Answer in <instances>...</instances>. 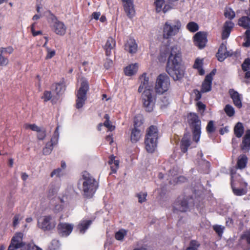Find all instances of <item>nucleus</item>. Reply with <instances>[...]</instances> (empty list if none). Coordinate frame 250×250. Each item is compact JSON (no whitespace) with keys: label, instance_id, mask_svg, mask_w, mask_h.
Masks as SVG:
<instances>
[{"label":"nucleus","instance_id":"nucleus-1","mask_svg":"<svg viewBox=\"0 0 250 250\" xmlns=\"http://www.w3.org/2000/svg\"><path fill=\"white\" fill-rule=\"evenodd\" d=\"M181 48L178 45L170 47L166 70L174 81L181 80L185 75V68L182 64Z\"/></svg>","mask_w":250,"mask_h":250},{"label":"nucleus","instance_id":"nucleus-2","mask_svg":"<svg viewBox=\"0 0 250 250\" xmlns=\"http://www.w3.org/2000/svg\"><path fill=\"white\" fill-rule=\"evenodd\" d=\"M141 84L138 88V92L142 93V100L144 107L146 111L150 112L153 110L155 96L151 86L148 84L149 78L146 77V74L144 73L140 77Z\"/></svg>","mask_w":250,"mask_h":250},{"label":"nucleus","instance_id":"nucleus-3","mask_svg":"<svg viewBox=\"0 0 250 250\" xmlns=\"http://www.w3.org/2000/svg\"><path fill=\"white\" fill-rule=\"evenodd\" d=\"M82 195L86 198H91L99 187V182L89 173L84 172L78 183Z\"/></svg>","mask_w":250,"mask_h":250},{"label":"nucleus","instance_id":"nucleus-4","mask_svg":"<svg viewBox=\"0 0 250 250\" xmlns=\"http://www.w3.org/2000/svg\"><path fill=\"white\" fill-rule=\"evenodd\" d=\"M158 138L157 127L154 125H151L147 129L145 140L146 149L148 152L152 153L154 151L157 147Z\"/></svg>","mask_w":250,"mask_h":250},{"label":"nucleus","instance_id":"nucleus-5","mask_svg":"<svg viewBox=\"0 0 250 250\" xmlns=\"http://www.w3.org/2000/svg\"><path fill=\"white\" fill-rule=\"evenodd\" d=\"M181 22L178 19L167 21L164 24L163 36L164 39H169L176 35L181 27Z\"/></svg>","mask_w":250,"mask_h":250},{"label":"nucleus","instance_id":"nucleus-6","mask_svg":"<svg viewBox=\"0 0 250 250\" xmlns=\"http://www.w3.org/2000/svg\"><path fill=\"white\" fill-rule=\"evenodd\" d=\"M188 118L192 133L193 141L197 143L201 137V122L198 116L194 113H190Z\"/></svg>","mask_w":250,"mask_h":250},{"label":"nucleus","instance_id":"nucleus-7","mask_svg":"<svg viewBox=\"0 0 250 250\" xmlns=\"http://www.w3.org/2000/svg\"><path fill=\"white\" fill-rule=\"evenodd\" d=\"M195 204L192 197H179L173 204V209L174 211L185 212L188 210L189 206H194Z\"/></svg>","mask_w":250,"mask_h":250},{"label":"nucleus","instance_id":"nucleus-8","mask_svg":"<svg viewBox=\"0 0 250 250\" xmlns=\"http://www.w3.org/2000/svg\"><path fill=\"white\" fill-rule=\"evenodd\" d=\"M89 89V85L86 80H83L77 93L76 107L77 109L83 107L87 99L86 93Z\"/></svg>","mask_w":250,"mask_h":250},{"label":"nucleus","instance_id":"nucleus-9","mask_svg":"<svg viewBox=\"0 0 250 250\" xmlns=\"http://www.w3.org/2000/svg\"><path fill=\"white\" fill-rule=\"evenodd\" d=\"M170 86V79L166 74H160L157 78L155 83V91L158 94H163L167 91Z\"/></svg>","mask_w":250,"mask_h":250},{"label":"nucleus","instance_id":"nucleus-10","mask_svg":"<svg viewBox=\"0 0 250 250\" xmlns=\"http://www.w3.org/2000/svg\"><path fill=\"white\" fill-rule=\"evenodd\" d=\"M141 116L136 117L134 121V127L131 129L130 139L132 143H136L142 138L143 132L140 128L143 124Z\"/></svg>","mask_w":250,"mask_h":250},{"label":"nucleus","instance_id":"nucleus-11","mask_svg":"<svg viewBox=\"0 0 250 250\" xmlns=\"http://www.w3.org/2000/svg\"><path fill=\"white\" fill-rule=\"evenodd\" d=\"M57 224L56 219L54 216L45 215L38 221V226L44 231L54 229Z\"/></svg>","mask_w":250,"mask_h":250},{"label":"nucleus","instance_id":"nucleus-12","mask_svg":"<svg viewBox=\"0 0 250 250\" xmlns=\"http://www.w3.org/2000/svg\"><path fill=\"white\" fill-rule=\"evenodd\" d=\"M240 56V52L236 51L233 52L232 50L227 51V46L224 43H222L218 50L216 57L218 60L223 62L226 58L229 56H234L236 59Z\"/></svg>","mask_w":250,"mask_h":250},{"label":"nucleus","instance_id":"nucleus-13","mask_svg":"<svg viewBox=\"0 0 250 250\" xmlns=\"http://www.w3.org/2000/svg\"><path fill=\"white\" fill-rule=\"evenodd\" d=\"M197 156V158L196 160L195 164L198 170L201 172L208 173L210 167L209 163L208 161L203 159V154L201 151L198 152Z\"/></svg>","mask_w":250,"mask_h":250},{"label":"nucleus","instance_id":"nucleus-14","mask_svg":"<svg viewBox=\"0 0 250 250\" xmlns=\"http://www.w3.org/2000/svg\"><path fill=\"white\" fill-rule=\"evenodd\" d=\"M23 234L21 232L17 233L12 238L11 243L7 250H17L18 248L22 247L21 242Z\"/></svg>","mask_w":250,"mask_h":250},{"label":"nucleus","instance_id":"nucleus-15","mask_svg":"<svg viewBox=\"0 0 250 250\" xmlns=\"http://www.w3.org/2000/svg\"><path fill=\"white\" fill-rule=\"evenodd\" d=\"M73 226L70 224L60 223L58 226V233L60 236L67 237L71 233Z\"/></svg>","mask_w":250,"mask_h":250},{"label":"nucleus","instance_id":"nucleus-16","mask_svg":"<svg viewBox=\"0 0 250 250\" xmlns=\"http://www.w3.org/2000/svg\"><path fill=\"white\" fill-rule=\"evenodd\" d=\"M123 3L124 10L129 18H132L135 16V11L133 0H122Z\"/></svg>","mask_w":250,"mask_h":250},{"label":"nucleus","instance_id":"nucleus-17","mask_svg":"<svg viewBox=\"0 0 250 250\" xmlns=\"http://www.w3.org/2000/svg\"><path fill=\"white\" fill-rule=\"evenodd\" d=\"M194 42L199 49L203 48L207 42L206 34L201 32H197L194 36Z\"/></svg>","mask_w":250,"mask_h":250},{"label":"nucleus","instance_id":"nucleus-18","mask_svg":"<svg viewBox=\"0 0 250 250\" xmlns=\"http://www.w3.org/2000/svg\"><path fill=\"white\" fill-rule=\"evenodd\" d=\"M53 20H54V19ZM53 30L56 34L60 36H63L66 32V27L63 22L58 21L55 17L53 25Z\"/></svg>","mask_w":250,"mask_h":250},{"label":"nucleus","instance_id":"nucleus-19","mask_svg":"<svg viewBox=\"0 0 250 250\" xmlns=\"http://www.w3.org/2000/svg\"><path fill=\"white\" fill-rule=\"evenodd\" d=\"M116 46V42L112 37L107 39L104 46V49L107 56H110L112 52L114 50Z\"/></svg>","mask_w":250,"mask_h":250},{"label":"nucleus","instance_id":"nucleus-20","mask_svg":"<svg viewBox=\"0 0 250 250\" xmlns=\"http://www.w3.org/2000/svg\"><path fill=\"white\" fill-rule=\"evenodd\" d=\"M229 94L230 97L233 100L234 105L238 108H240L242 106V97L238 92L235 91L233 89L229 90Z\"/></svg>","mask_w":250,"mask_h":250},{"label":"nucleus","instance_id":"nucleus-21","mask_svg":"<svg viewBox=\"0 0 250 250\" xmlns=\"http://www.w3.org/2000/svg\"><path fill=\"white\" fill-rule=\"evenodd\" d=\"M138 45L135 40L129 39L125 44V49L131 54L135 53L137 50Z\"/></svg>","mask_w":250,"mask_h":250},{"label":"nucleus","instance_id":"nucleus-22","mask_svg":"<svg viewBox=\"0 0 250 250\" xmlns=\"http://www.w3.org/2000/svg\"><path fill=\"white\" fill-rule=\"evenodd\" d=\"M191 145L190 137L189 134H185L181 141V149L183 153L188 151V147Z\"/></svg>","mask_w":250,"mask_h":250},{"label":"nucleus","instance_id":"nucleus-23","mask_svg":"<svg viewBox=\"0 0 250 250\" xmlns=\"http://www.w3.org/2000/svg\"><path fill=\"white\" fill-rule=\"evenodd\" d=\"M212 80L208 76H206L204 81H203L201 91L203 93H206L210 91L211 90Z\"/></svg>","mask_w":250,"mask_h":250},{"label":"nucleus","instance_id":"nucleus-24","mask_svg":"<svg viewBox=\"0 0 250 250\" xmlns=\"http://www.w3.org/2000/svg\"><path fill=\"white\" fill-rule=\"evenodd\" d=\"M92 223L90 220H83L78 225L77 229L81 234H84Z\"/></svg>","mask_w":250,"mask_h":250},{"label":"nucleus","instance_id":"nucleus-25","mask_svg":"<svg viewBox=\"0 0 250 250\" xmlns=\"http://www.w3.org/2000/svg\"><path fill=\"white\" fill-rule=\"evenodd\" d=\"M138 68V64L137 63L129 64L125 68V74L126 76H131L136 73Z\"/></svg>","mask_w":250,"mask_h":250},{"label":"nucleus","instance_id":"nucleus-26","mask_svg":"<svg viewBox=\"0 0 250 250\" xmlns=\"http://www.w3.org/2000/svg\"><path fill=\"white\" fill-rule=\"evenodd\" d=\"M243 150H249L250 149V130H248L243 138L241 145Z\"/></svg>","mask_w":250,"mask_h":250},{"label":"nucleus","instance_id":"nucleus-27","mask_svg":"<svg viewBox=\"0 0 250 250\" xmlns=\"http://www.w3.org/2000/svg\"><path fill=\"white\" fill-rule=\"evenodd\" d=\"M244 241H246L248 244L250 245V228L244 232L239 240V245L243 248L245 247V245L243 244Z\"/></svg>","mask_w":250,"mask_h":250},{"label":"nucleus","instance_id":"nucleus-28","mask_svg":"<svg viewBox=\"0 0 250 250\" xmlns=\"http://www.w3.org/2000/svg\"><path fill=\"white\" fill-rule=\"evenodd\" d=\"M233 175L232 173H231V179H233ZM231 188L233 193L236 196L244 195L247 192V190L246 188H239L234 187L233 180H231Z\"/></svg>","mask_w":250,"mask_h":250},{"label":"nucleus","instance_id":"nucleus-29","mask_svg":"<svg viewBox=\"0 0 250 250\" xmlns=\"http://www.w3.org/2000/svg\"><path fill=\"white\" fill-rule=\"evenodd\" d=\"M109 165L110 166V168L112 172L115 173L119 167V162L117 160L115 159V157L111 155L109 157L108 162Z\"/></svg>","mask_w":250,"mask_h":250},{"label":"nucleus","instance_id":"nucleus-30","mask_svg":"<svg viewBox=\"0 0 250 250\" xmlns=\"http://www.w3.org/2000/svg\"><path fill=\"white\" fill-rule=\"evenodd\" d=\"M238 24L247 30H250V18L248 16H243L239 19Z\"/></svg>","mask_w":250,"mask_h":250},{"label":"nucleus","instance_id":"nucleus-31","mask_svg":"<svg viewBox=\"0 0 250 250\" xmlns=\"http://www.w3.org/2000/svg\"><path fill=\"white\" fill-rule=\"evenodd\" d=\"M52 89L53 91L54 90L55 91L57 95H59L64 91L65 87L64 83L61 82L53 84Z\"/></svg>","mask_w":250,"mask_h":250},{"label":"nucleus","instance_id":"nucleus-32","mask_svg":"<svg viewBox=\"0 0 250 250\" xmlns=\"http://www.w3.org/2000/svg\"><path fill=\"white\" fill-rule=\"evenodd\" d=\"M248 162V158L245 155H241L238 159L237 167L239 169H243L246 166Z\"/></svg>","mask_w":250,"mask_h":250},{"label":"nucleus","instance_id":"nucleus-33","mask_svg":"<svg viewBox=\"0 0 250 250\" xmlns=\"http://www.w3.org/2000/svg\"><path fill=\"white\" fill-rule=\"evenodd\" d=\"M234 133L238 138L242 137L244 133V127L241 123H238L235 125L234 128Z\"/></svg>","mask_w":250,"mask_h":250},{"label":"nucleus","instance_id":"nucleus-34","mask_svg":"<svg viewBox=\"0 0 250 250\" xmlns=\"http://www.w3.org/2000/svg\"><path fill=\"white\" fill-rule=\"evenodd\" d=\"M59 126L58 125L57 127L56 128V129L53 133V135L51 139L50 142L49 143H50V144H52L53 145H55L58 143V140L59 138Z\"/></svg>","mask_w":250,"mask_h":250},{"label":"nucleus","instance_id":"nucleus-35","mask_svg":"<svg viewBox=\"0 0 250 250\" xmlns=\"http://www.w3.org/2000/svg\"><path fill=\"white\" fill-rule=\"evenodd\" d=\"M156 11L159 13L162 11L165 3V0H154Z\"/></svg>","mask_w":250,"mask_h":250},{"label":"nucleus","instance_id":"nucleus-36","mask_svg":"<svg viewBox=\"0 0 250 250\" xmlns=\"http://www.w3.org/2000/svg\"><path fill=\"white\" fill-rule=\"evenodd\" d=\"M212 228L219 237H222L225 229V227L219 225H213Z\"/></svg>","mask_w":250,"mask_h":250},{"label":"nucleus","instance_id":"nucleus-37","mask_svg":"<svg viewBox=\"0 0 250 250\" xmlns=\"http://www.w3.org/2000/svg\"><path fill=\"white\" fill-rule=\"evenodd\" d=\"M224 15L226 18L229 20H232L234 18L235 14L234 11L231 8L228 7L225 9Z\"/></svg>","mask_w":250,"mask_h":250},{"label":"nucleus","instance_id":"nucleus-38","mask_svg":"<svg viewBox=\"0 0 250 250\" xmlns=\"http://www.w3.org/2000/svg\"><path fill=\"white\" fill-rule=\"evenodd\" d=\"M104 118L105 119V121L104 123V125L107 127L109 130H113L115 129V126L111 125L109 121V116L106 114L104 116Z\"/></svg>","mask_w":250,"mask_h":250},{"label":"nucleus","instance_id":"nucleus-39","mask_svg":"<svg viewBox=\"0 0 250 250\" xmlns=\"http://www.w3.org/2000/svg\"><path fill=\"white\" fill-rule=\"evenodd\" d=\"M187 28L190 32H195L199 29V26L196 22L191 21L187 24Z\"/></svg>","mask_w":250,"mask_h":250},{"label":"nucleus","instance_id":"nucleus-40","mask_svg":"<svg viewBox=\"0 0 250 250\" xmlns=\"http://www.w3.org/2000/svg\"><path fill=\"white\" fill-rule=\"evenodd\" d=\"M224 110L226 114L229 117L233 116L235 113L234 108L229 104H227L225 106Z\"/></svg>","mask_w":250,"mask_h":250},{"label":"nucleus","instance_id":"nucleus-41","mask_svg":"<svg viewBox=\"0 0 250 250\" xmlns=\"http://www.w3.org/2000/svg\"><path fill=\"white\" fill-rule=\"evenodd\" d=\"M61 244L59 240L54 239L52 241L49 246L50 250H59L60 248Z\"/></svg>","mask_w":250,"mask_h":250},{"label":"nucleus","instance_id":"nucleus-42","mask_svg":"<svg viewBox=\"0 0 250 250\" xmlns=\"http://www.w3.org/2000/svg\"><path fill=\"white\" fill-rule=\"evenodd\" d=\"M161 106L162 108L167 107L170 103V98L168 96H163L161 97Z\"/></svg>","mask_w":250,"mask_h":250},{"label":"nucleus","instance_id":"nucleus-43","mask_svg":"<svg viewBox=\"0 0 250 250\" xmlns=\"http://www.w3.org/2000/svg\"><path fill=\"white\" fill-rule=\"evenodd\" d=\"M242 69L243 71H250V59L248 58L246 59L241 65Z\"/></svg>","mask_w":250,"mask_h":250},{"label":"nucleus","instance_id":"nucleus-44","mask_svg":"<svg viewBox=\"0 0 250 250\" xmlns=\"http://www.w3.org/2000/svg\"><path fill=\"white\" fill-rule=\"evenodd\" d=\"M126 234V231L125 229H121L115 233V238L120 241L124 239L125 236Z\"/></svg>","mask_w":250,"mask_h":250},{"label":"nucleus","instance_id":"nucleus-45","mask_svg":"<svg viewBox=\"0 0 250 250\" xmlns=\"http://www.w3.org/2000/svg\"><path fill=\"white\" fill-rule=\"evenodd\" d=\"M53 146L50 143H47L43 149V154L45 155L49 154L53 148Z\"/></svg>","mask_w":250,"mask_h":250},{"label":"nucleus","instance_id":"nucleus-46","mask_svg":"<svg viewBox=\"0 0 250 250\" xmlns=\"http://www.w3.org/2000/svg\"><path fill=\"white\" fill-rule=\"evenodd\" d=\"M22 216L20 214H16L13 217V226L16 228L19 224L20 221L22 219Z\"/></svg>","mask_w":250,"mask_h":250},{"label":"nucleus","instance_id":"nucleus-47","mask_svg":"<svg viewBox=\"0 0 250 250\" xmlns=\"http://www.w3.org/2000/svg\"><path fill=\"white\" fill-rule=\"evenodd\" d=\"M207 131L209 133H212L215 130V127L214 125V122L210 121L208 123L206 127Z\"/></svg>","mask_w":250,"mask_h":250},{"label":"nucleus","instance_id":"nucleus-48","mask_svg":"<svg viewBox=\"0 0 250 250\" xmlns=\"http://www.w3.org/2000/svg\"><path fill=\"white\" fill-rule=\"evenodd\" d=\"M59 187L58 186L54 187L53 185H51L48 190V196L51 197L57 193Z\"/></svg>","mask_w":250,"mask_h":250},{"label":"nucleus","instance_id":"nucleus-49","mask_svg":"<svg viewBox=\"0 0 250 250\" xmlns=\"http://www.w3.org/2000/svg\"><path fill=\"white\" fill-rule=\"evenodd\" d=\"M8 63V59L4 55L0 52V66H5Z\"/></svg>","mask_w":250,"mask_h":250},{"label":"nucleus","instance_id":"nucleus-50","mask_svg":"<svg viewBox=\"0 0 250 250\" xmlns=\"http://www.w3.org/2000/svg\"><path fill=\"white\" fill-rule=\"evenodd\" d=\"M138 198V201L140 203H142L146 200L147 196L146 192H140L136 195Z\"/></svg>","mask_w":250,"mask_h":250},{"label":"nucleus","instance_id":"nucleus-51","mask_svg":"<svg viewBox=\"0 0 250 250\" xmlns=\"http://www.w3.org/2000/svg\"><path fill=\"white\" fill-rule=\"evenodd\" d=\"M246 41L244 43L243 45L245 47L250 46V30H247L245 32Z\"/></svg>","mask_w":250,"mask_h":250},{"label":"nucleus","instance_id":"nucleus-52","mask_svg":"<svg viewBox=\"0 0 250 250\" xmlns=\"http://www.w3.org/2000/svg\"><path fill=\"white\" fill-rule=\"evenodd\" d=\"M51 98V92L49 91H45L43 93V96L42 97V99H43L44 102H47L50 100Z\"/></svg>","mask_w":250,"mask_h":250},{"label":"nucleus","instance_id":"nucleus-53","mask_svg":"<svg viewBox=\"0 0 250 250\" xmlns=\"http://www.w3.org/2000/svg\"><path fill=\"white\" fill-rule=\"evenodd\" d=\"M13 51V49L12 47L9 46L6 48L1 47L0 48V52H1L2 54L4 55H6L7 54H10Z\"/></svg>","mask_w":250,"mask_h":250},{"label":"nucleus","instance_id":"nucleus-54","mask_svg":"<svg viewBox=\"0 0 250 250\" xmlns=\"http://www.w3.org/2000/svg\"><path fill=\"white\" fill-rule=\"evenodd\" d=\"M234 23L231 21H226L224 24L223 28L231 32V29L234 27Z\"/></svg>","mask_w":250,"mask_h":250},{"label":"nucleus","instance_id":"nucleus-55","mask_svg":"<svg viewBox=\"0 0 250 250\" xmlns=\"http://www.w3.org/2000/svg\"><path fill=\"white\" fill-rule=\"evenodd\" d=\"M62 175V170L61 168H58L56 169H54L51 173V177H53L54 176H56L57 177H60Z\"/></svg>","mask_w":250,"mask_h":250},{"label":"nucleus","instance_id":"nucleus-56","mask_svg":"<svg viewBox=\"0 0 250 250\" xmlns=\"http://www.w3.org/2000/svg\"><path fill=\"white\" fill-rule=\"evenodd\" d=\"M179 173V168L177 166L174 167L172 169L169 171V175L172 177L178 175Z\"/></svg>","mask_w":250,"mask_h":250},{"label":"nucleus","instance_id":"nucleus-57","mask_svg":"<svg viewBox=\"0 0 250 250\" xmlns=\"http://www.w3.org/2000/svg\"><path fill=\"white\" fill-rule=\"evenodd\" d=\"M203 60L197 58L195 60L194 64L193 65V68L197 69L202 67L203 66Z\"/></svg>","mask_w":250,"mask_h":250},{"label":"nucleus","instance_id":"nucleus-58","mask_svg":"<svg viewBox=\"0 0 250 250\" xmlns=\"http://www.w3.org/2000/svg\"><path fill=\"white\" fill-rule=\"evenodd\" d=\"M46 49L47 54L46 56V59H49L52 58L55 55V51L54 50H52L48 47H47Z\"/></svg>","mask_w":250,"mask_h":250},{"label":"nucleus","instance_id":"nucleus-59","mask_svg":"<svg viewBox=\"0 0 250 250\" xmlns=\"http://www.w3.org/2000/svg\"><path fill=\"white\" fill-rule=\"evenodd\" d=\"M25 128H30L33 131H39V129L40 128L38 127L37 125L35 124H27L25 125Z\"/></svg>","mask_w":250,"mask_h":250},{"label":"nucleus","instance_id":"nucleus-60","mask_svg":"<svg viewBox=\"0 0 250 250\" xmlns=\"http://www.w3.org/2000/svg\"><path fill=\"white\" fill-rule=\"evenodd\" d=\"M197 106L198 109V111L201 113H203L206 109L205 104H203L202 102H199L197 103Z\"/></svg>","mask_w":250,"mask_h":250},{"label":"nucleus","instance_id":"nucleus-61","mask_svg":"<svg viewBox=\"0 0 250 250\" xmlns=\"http://www.w3.org/2000/svg\"><path fill=\"white\" fill-rule=\"evenodd\" d=\"M38 134L37 137L39 140H43L45 138L46 136L45 131L44 130H42L41 128L39 129V131H37Z\"/></svg>","mask_w":250,"mask_h":250},{"label":"nucleus","instance_id":"nucleus-62","mask_svg":"<svg viewBox=\"0 0 250 250\" xmlns=\"http://www.w3.org/2000/svg\"><path fill=\"white\" fill-rule=\"evenodd\" d=\"M198 245L195 241H191L190 243V247L186 250H197Z\"/></svg>","mask_w":250,"mask_h":250},{"label":"nucleus","instance_id":"nucleus-63","mask_svg":"<svg viewBox=\"0 0 250 250\" xmlns=\"http://www.w3.org/2000/svg\"><path fill=\"white\" fill-rule=\"evenodd\" d=\"M230 32L228 31V30H226L224 28H223V31H222V38L223 40H225L227 39L229 35H230Z\"/></svg>","mask_w":250,"mask_h":250},{"label":"nucleus","instance_id":"nucleus-64","mask_svg":"<svg viewBox=\"0 0 250 250\" xmlns=\"http://www.w3.org/2000/svg\"><path fill=\"white\" fill-rule=\"evenodd\" d=\"M245 79H246L245 83H250V71H245Z\"/></svg>","mask_w":250,"mask_h":250}]
</instances>
